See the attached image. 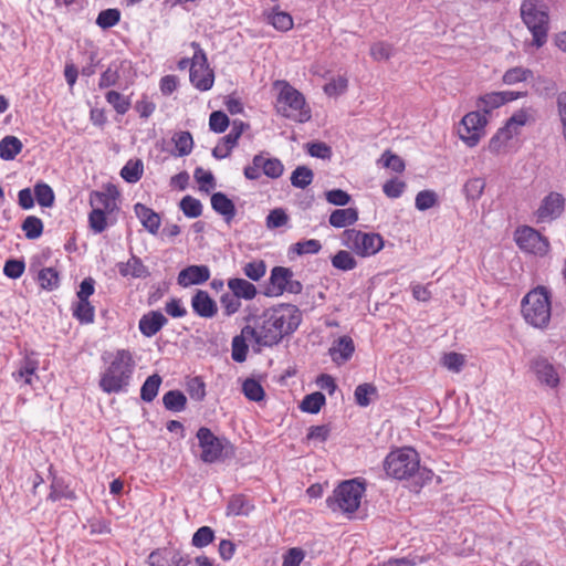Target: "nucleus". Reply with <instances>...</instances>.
I'll return each instance as SVG.
<instances>
[{
  "label": "nucleus",
  "instance_id": "nucleus-4",
  "mask_svg": "<svg viewBox=\"0 0 566 566\" xmlns=\"http://www.w3.org/2000/svg\"><path fill=\"white\" fill-rule=\"evenodd\" d=\"M273 87L277 91L275 109L281 116L297 123L311 119V109L304 95L286 81H275Z\"/></svg>",
  "mask_w": 566,
  "mask_h": 566
},
{
  "label": "nucleus",
  "instance_id": "nucleus-21",
  "mask_svg": "<svg viewBox=\"0 0 566 566\" xmlns=\"http://www.w3.org/2000/svg\"><path fill=\"white\" fill-rule=\"evenodd\" d=\"M193 312L205 318H211L217 314V303L210 297L207 291L199 290L191 298Z\"/></svg>",
  "mask_w": 566,
  "mask_h": 566
},
{
  "label": "nucleus",
  "instance_id": "nucleus-50",
  "mask_svg": "<svg viewBox=\"0 0 566 566\" xmlns=\"http://www.w3.org/2000/svg\"><path fill=\"white\" fill-rule=\"evenodd\" d=\"M515 135L511 130H506L503 126L489 142V150L491 153H500Z\"/></svg>",
  "mask_w": 566,
  "mask_h": 566
},
{
  "label": "nucleus",
  "instance_id": "nucleus-30",
  "mask_svg": "<svg viewBox=\"0 0 566 566\" xmlns=\"http://www.w3.org/2000/svg\"><path fill=\"white\" fill-rule=\"evenodd\" d=\"M39 367V363L35 359L27 357L20 368L12 374L17 381H23L25 385H31L35 377V371Z\"/></svg>",
  "mask_w": 566,
  "mask_h": 566
},
{
  "label": "nucleus",
  "instance_id": "nucleus-31",
  "mask_svg": "<svg viewBox=\"0 0 566 566\" xmlns=\"http://www.w3.org/2000/svg\"><path fill=\"white\" fill-rule=\"evenodd\" d=\"M119 273L123 276L145 277L148 275V270L139 258L133 255L126 263L119 264Z\"/></svg>",
  "mask_w": 566,
  "mask_h": 566
},
{
  "label": "nucleus",
  "instance_id": "nucleus-42",
  "mask_svg": "<svg viewBox=\"0 0 566 566\" xmlns=\"http://www.w3.org/2000/svg\"><path fill=\"white\" fill-rule=\"evenodd\" d=\"M313 171L306 166H298L292 172L291 184L295 188L304 189L313 181Z\"/></svg>",
  "mask_w": 566,
  "mask_h": 566
},
{
  "label": "nucleus",
  "instance_id": "nucleus-57",
  "mask_svg": "<svg viewBox=\"0 0 566 566\" xmlns=\"http://www.w3.org/2000/svg\"><path fill=\"white\" fill-rule=\"evenodd\" d=\"M106 101L114 107V109L124 115L130 107V102L128 98L124 97L120 93L116 91H109L106 93Z\"/></svg>",
  "mask_w": 566,
  "mask_h": 566
},
{
  "label": "nucleus",
  "instance_id": "nucleus-27",
  "mask_svg": "<svg viewBox=\"0 0 566 566\" xmlns=\"http://www.w3.org/2000/svg\"><path fill=\"white\" fill-rule=\"evenodd\" d=\"M22 143L15 136H6L0 140V158L13 160L22 150Z\"/></svg>",
  "mask_w": 566,
  "mask_h": 566
},
{
  "label": "nucleus",
  "instance_id": "nucleus-47",
  "mask_svg": "<svg viewBox=\"0 0 566 566\" xmlns=\"http://www.w3.org/2000/svg\"><path fill=\"white\" fill-rule=\"evenodd\" d=\"M531 119V114L527 109H520L515 112L504 125L506 130H511L515 136L520 133V129L525 126Z\"/></svg>",
  "mask_w": 566,
  "mask_h": 566
},
{
  "label": "nucleus",
  "instance_id": "nucleus-36",
  "mask_svg": "<svg viewBox=\"0 0 566 566\" xmlns=\"http://www.w3.org/2000/svg\"><path fill=\"white\" fill-rule=\"evenodd\" d=\"M161 384V377L158 374L149 376L142 386L140 398L146 402H151L157 394Z\"/></svg>",
  "mask_w": 566,
  "mask_h": 566
},
{
  "label": "nucleus",
  "instance_id": "nucleus-54",
  "mask_svg": "<svg viewBox=\"0 0 566 566\" xmlns=\"http://www.w3.org/2000/svg\"><path fill=\"white\" fill-rule=\"evenodd\" d=\"M242 271L247 277L252 281H260L266 272V265L263 260H253L243 265Z\"/></svg>",
  "mask_w": 566,
  "mask_h": 566
},
{
  "label": "nucleus",
  "instance_id": "nucleus-45",
  "mask_svg": "<svg viewBox=\"0 0 566 566\" xmlns=\"http://www.w3.org/2000/svg\"><path fill=\"white\" fill-rule=\"evenodd\" d=\"M268 22L279 31H289L293 28L292 17L284 11H273L268 14Z\"/></svg>",
  "mask_w": 566,
  "mask_h": 566
},
{
  "label": "nucleus",
  "instance_id": "nucleus-61",
  "mask_svg": "<svg viewBox=\"0 0 566 566\" xmlns=\"http://www.w3.org/2000/svg\"><path fill=\"white\" fill-rule=\"evenodd\" d=\"M221 307L223 310L224 315L231 316L237 313L241 307V301L237 295L230 293H224L220 298Z\"/></svg>",
  "mask_w": 566,
  "mask_h": 566
},
{
  "label": "nucleus",
  "instance_id": "nucleus-22",
  "mask_svg": "<svg viewBox=\"0 0 566 566\" xmlns=\"http://www.w3.org/2000/svg\"><path fill=\"white\" fill-rule=\"evenodd\" d=\"M134 211L143 227L151 234H157L161 219L157 212L143 203H136Z\"/></svg>",
  "mask_w": 566,
  "mask_h": 566
},
{
  "label": "nucleus",
  "instance_id": "nucleus-15",
  "mask_svg": "<svg viewBox=\"0 0 566 566\" xmlns=\"http://www.w3.org/2000/svg\"><path fill=\"white\" fill-rule=\"evenodd\" d=\"M248 127L242 120H233L228 135L223 136L219 144L213 148L212 155L217 159L227 158L231 150L237 146L240 136Z\"/></svg>",
  "mask_w": 566,
  "mask_h": 566
},
{
  "label": "nucleus",
  "instance_id": "nucleus-64",
  "mask_svg": "<svg viewBox=\"0 0 566 566\" xmlns=\"http://www.w3.org/2000/svg\"><path fill=\"white\" fill-rule=\"evenodd\" d=\"M442 364L447 369L459 373L464 365V356L454 352L448 353L443 356Z\"/></svg>",
  "mask_w": 566,
  "mask_h": 566
},
{
  "label": "nucleus",
  "instance_id": "nucleus-8",
  "mask_svg": "<svg viewBox=\"0 0 566 566\" xmlns=\"http://www.w3.org/2000/svg\"><path fill=\"white\" fill-rule=\"evenodd\" d=\"M201 449L200 460L214 463L233 454V447L226 438L217 437L209 428L201 427L196 434Z\"/></svg>",
  "mask_w": 566,
  "mask_h": 566
},
{
  "label": "nucleus",
  "instance_id": "nucleus-44",
  "mask_svg": "<svg viewBox=\"0 0 566 566\" xmlns=\"http://www.w3.org/2000/svg\"><path fill=\"white\" fill-rule=\"evenodd\" d=\"M38 280L40 286L48 291L57 289L60 283L59 273L53 268H44L39 272Z\"/></svg>",
  "mask_w": 566,
  "mask_h": 566
},
{
  "label": "nucleus",
  "instance_id": "nucleus-28",
  "mask_svg": "<svg viewBox=\"0 0 566 566\" xmlns=\"http://www.w3.org/2000/svg\"><path fill=\"white\" fill-rule=\"evenodd\" d=\"M90 203L94 210L112 213L116 209V200L113 196L102 191L91 193Z\"/></svg>",
  "mask_w": 566,
  "mask_h": 566
},
{
  "label": "nucleus",
  "instance_id": "nucleus-24",
  "mask_svg": "<svg viewBox=\"0 0 566 566\" xmlns=\"http://www.w3.org/2000/svg\"><path fill=\"white\" fill-rule=\"evenodd\" d=\"M211 207L217 213L221 214L228 223L235 217V206L223 192H214L211 196Z\"/></svg>",
  "mask_w": 566,
  "mask_h": 566
},
{
  "label": "nucleus",
  "instance_id": "nucleus-32",
  "mask_svg": "<svg viewBox=\"0 0 566 566\" xmlns=\"http://www.w3.org/2000/svg\"><path fill=\"white\" fill-rule=\"evenodd\" d=\"M143 172H144L143 161L140 159H136V160L130 159L122 168L120 177L129 184H135L142 178Z\"/></svg>",
  "mask_w": 566,
  "mask_h": 566
},
{
  "label": "nucleus",
  "instance_id": "nucleus-56",
  "mask_svg": "<svg viewBox=\"0 0 566 566\" xmlns=\"http://www.w3.org/2000/svg\"><path fill=\"white\" fill-rule=\"evenodd\" d=\"M214 539V532L209 526H201L199 527L191 539V544L195 547L202 548L212 543Z\"/></svg>",
  "mask_w": 566,
  "mask_h": 566
},
{
  "label": "nucleus",
  "instance_id": "nucleus-14",
  "mask_svg": "<svg viewBox=\"0 0 566 566\" xmlns=\"http://www.w3.org/2000/svg\"><path fill=\"white\" fill-rule=\"evenodd\" d=\"M148 563L150 566H188L190 559L175 547H163L149 554Z\"/></svg>",
  "mask_w": 566,
  "mask_h": 566
},
{
  "label": "nucleus",
  "instance_id": "nucleus-19",
  "mask_svg": "<svg viewBox=\"0 0 566 566\" xmlns=\"http://www.w3.org/2000/svg\"><path fill=\"white\" fill-rule=\"evenodd\" d=\"M168 319L159 311H150L144 314L138 323L140 333L146 337L155 336L166 324Z\"/></svg>",
  "mask_w": 566,
  "mask_h": 566
},
{
  "label": "nucleus",
  "instance_id": "nucleus-1",
  "mask_svg": "<svg viewBox=\"0 0 566 566\" xmlns=\"http://www.w3.org/2000/svg\"><path fill=\"white\" fill-rule=\"evenodd\" d=\"M302 322V313L292 304H280L265 310L254 321V326L243 327L244 335H251L260 346L272 347L283 337L293 334Z\"/></svg>",
  "mask_w": 566,
  "mask_h": 566
},
{
  "label": "nucleus",
  "instance_id": "nucleus-7",
  "mask_svg": "<svg viewBox=\"0 0 566 566\" xmlns=\"http://www.w3.org/2000/svg\"><path fill=\"white\" fill-rule=\"evenodd\" d=\"M523 22L533 35V44L541 48L546 43L548 14L545 7L535 0H524L521 6Z\"/></svg>",
  "mask_w": 566,
  "mask_h": 566
},
{
  "label": "nucleus",
  "instance_id": "nucleus-51",
  "mask_svg": "<svg viewBox=\"0 0 566 566\" xmlns=\"http://www.w3.org/2000/svg\"><path fill=\"white\" fill-rule=\"evenodd\" d=\"M242 391L251 401H261L265 395L261 384L253 378H248L243 381Z\"/></svg>",
  "mask_w": 566,
  "mask_h": 566
},
{
  "label": "nucleus",
  "instance_id": "nucleus-55",
  "mask_svg": "<svg viewBox=\"0 0 566 566\" xmlns=\"http://www.w3.org/2000/svg\"><path fill=\"white\" fill-rule=\"evenodd\" d=\"M534 87L536 93L544 97H557V94L559 93L556 82L547 77H538Z\"/></svg>",
  "mask_w": 566,
  "mask_h": 566
},
{
  "label": "nucleus",
  "instance_id": "nucleus-62",
  "mask_svg": "<svg viewBox=\"0 0 566 566\" xmlns=\"http://www.w3.org/2000/svg\"><path fill=\"white\" fill-rule=\"evenodd\" d=\"M209 126L214 133H223L229 126V118L223 112L214 111L210 114Z\"/></svg>",
  "mask_w": 566,
  "mask_h": 566
},
{
  "label": "nucleus",
  "instance_id": "nucleus-13",
  "mask_svg": "<svg viewBox=\"0 0 566 566\" xmlns=\"http://www.w3.org/2000/svg\"><path fill=\"white\" fill-rule=\"evenodd\" d=\"M565 209V198L562 193L552 191L545 196L534 212L535 222L551 223L558 219Z\"/></svg>",
  "mask_w": 566,
  "mask_h": 566
},
{
  "label": "nucleus",
  "instance_id": "nucleus-40",
  "mask_svg": "<svg viewBox=\"0 0 566 566\" xmlns=\"http://www.w3.org/2000/svg\"><path fill=\"white\" fill-rule=\"evenodd\" d=\"M532 76H533V72L530 69L516 66V67L509 69L503 74L502 80H503V83L506 85H514L520 82H525L528 78H531Z\"/></svg>",
  "mask_w": 566,
  "mask_h": 566
},
{
  "label": "nucleus",
  "instance_id": "nucleus-59",
  "mask_svg": "<svg viewBox=\"0 0 566 566\" xmlns=\"http://www.w3.org/2000/svg\"><path fill=\"white\" fill-rule=\"evenodd\" d=\"M438 202V198L434 191L432 190H422L417 193L415 206L420 211H426L432 207H434Z\"/></svg>",
  "mask_w": 566,
  "mask_h": 566
},
{
  "label": "nucleus",
  "instance_id": "nucleus-49",
  "mask_svg": "<svg viewBox=\"0 0 566 566\" xmlns=\"http://www.w3.org/2000/svg\"><path fill=\"white\" fill-rule=\"evenodd\" d=\"M73 315L81 323L90 324L94 322L95 310L94 306L88 301L78 300L76 306L73 310Z\"/></svg>",
  "mask_w": 566,
  "mask_h": 566
},
{
  "label": "nucleus",
  "instance_id": "nucleus-33",
  "mask_svg": "<svg viewBox=\"0 0 566 566\" xmlns=\"http://www.w3.org/2000/svg\"><path fill=\"white\" fill-rule=\"evenodd\" d=\"M172 142L175 144V151L172 153L175 156H187L191 153L193 140L192 136L189 132H179L174 135Z\"/></svg>",
  "mask_w": 566,
  "mask_h": 566
},
{
  "label": "nucleus",
  "instance_id": "nucleus-20",
  "mask_svg": "<svg viewBox=\"0 0 566 566\" xmlns=\"http://www.w3.org/2000/svg\"><path fill=\"white\" fill-rule=\"evenodd\" d=\"M355 352V344L350 336L344 335L336 339L328 354L332 360L338 365L348 361Z\"/></svg>",
  "mask_w": 566,
  "mask_h": 566
},
{
  "label": "nucleus",
  "instance_id": "nucleus-6",
  "mask_svg": "<svg viewBox=\"0 0 566 566\" xmlns=\"http://www.w3.org/2000/svg\"><path fill=\"white\" fill-rule=\"evenodd\" d=\"M365 491L364 483L357 479L344 481L326 499V505L333 512L352 515L358 510Z\"/></svg>",
  "mask_w": 566,
  "mask_h": 566
},
{
  "label": "nucleus",
  "instance_id": "nucleus-46",
  "mask_svg": "<svg viewBox=\"0 0 566 566\" xmlns=\"http://www.w3.org/2000/svg\"><path fill=\"white\" fill-rule=\"evenodd\" d=\"M504 105V99L501 92H491L484 94L479 98L478 106L485 113L489 114L493 109Z\"/></svg>",
  "mask_w": 566,
  "mask_h": 566
},
{
  "label": "nucleus",
  "instance_id": "nucleus-18",
  "mask_svg": "<svg viewBox=\"0 0 566 566\" xmlns=\"http://www.w3.org/2000/svg\"><path fill=\"white\" fill-rule=\"evenodd\" d=\"M291 277H293V272L291 269L284 266H274L271 271L270 283L266 287L265 295H282L285 292L289 279Z\"/></svg>",
  "mask_w": 566,
  "mask_h": 566
},
{
  "label": "nucleus",
  "instance_id": "nucleus-38",
  "mask_svg": "<svg viewBox=\"0 0 566 566\" xmlns=\"http://www.w3.org/2000/svg\"><path fill=\"white\" fill-rule=\"evenodd\" d=\"M247 338H252L251 335H244L243 328L241 329V334L238 336H234L232 339V359L237 363H243L247 359L248 355V345L245 343Z\"/></svg>",
  "mask_w": 566,
  "mask_h": 566
},
{
  "label": "nucleus",
  "instance_id": "nucleus-39",
  "mask_svg": "<svg viewBox=\"0 0 566 566\" xmlns=\"http://www.w3.org/2000/svg\"><path fill=\"white\" fill-rule=\"evenodd\" d=\"M376 396L377 388L368 382L358 385L354 392L355 401L360 407L369 406L371 402V397Z\"/></svg>",
  "mask_w": 566,
  "mask_h": 566
},
{
  "label": "nucleus",
  "instance_id": "nucleus-52",
  "mask_svg": "<svg viewBox=\"0 0 566 566\" xmlns=\"http://www.w3.org/2000/svg\"><path fill=\"white\" fill-rule=\"evenodd\" d=\"M332 265L337 270L350 271L356 268L357 262L348 251L340 250L332 258Z\"/></svg>",
  "mask_w": 566,
  "mask_h": 566
},
{
  "label": "nucleus",
  "instance_id": "nucleus-29",
  "mask_svg": "<svg viewBox=\"0 0 566 566\" xmlns=\"http://www.w3.org/2000/svg\"><path fill=\"white\" fill-rule=\"evenodd\" d=\"M253 504L244 495H234L227 505V515H248L253 510Z\"/></svg>",
  "mask_w": 566,
  "mask_h": 566
},
{
  "label": "nucleus",
  "instance_id": "nucleus-9",
  "mask_svg": "<svg viewBox=\"0 0 566 566\" xmlns=\"http://www.w3.org/2000/svg\"><path fill=\"white\" fill-rule=\"evenodd\" d=\"M344 247L357 255L367 258L375 255L384 247V240L378 233H367L356 229H347L340 235Z\"/></svg>",
  "mask_w": 566,
  "mask_h": 566
},
{
  "label": "nucleus",
  "instance_id": "nucleus-3",
  "mask_svg": "<svg viewBox=\"0 0 566 566\" xmlns=\"http://www.w3.org/2000/svg\"><path fill=\"white\" fill-rule=\"evenodd\" d=\"M135 369L133 355L128 349H118L108 366L101 374L99 388L105 394L126 392Z\"/></svg>",
  "mask_w": 566,
  "mask_h": 566
},
{
  "label": "nucleus",
  "instance_id": "nucleus-53",
  "mask_svg": "<svg viewBox=\"0 0 566 566\" xmlns=\"http://www.w3.org/2000/svg\"><path fill=\"white\" fill-rule=\"evenodd\" d=\"M179 208L188 218H198L202 213L200 200L191 196H185L179 203Z\"/></svg>",
  "mask_w": 566,
  "mask_h": 566
},
{
  "label": "nucleus",
  "instance_id": "nucleus-41",
  "mask_svg": "<svg viewBox=\"0 0 566 566\" xmlns=\"http://www.w3.org/2000/svg\"><path fill=\"white\" fill-rule=\"evenodd\" d=\"M34 197L38 203L44 208L52 207L55 199L53 189L44 182H38L34 186Z\"/></svg>",
  "mask_w": 566,
  "mask_h": 566
},
{
  "label": "nucleus",
  "instance_id": "nucleus-63",
  "mask_svg": "<svg viewBox=\"0 0 566 566\" xmlns=\"http://www.w3.org/2000/svg\"><path fill=\"white\" fill-rule=\"evenodd\" d=\"M392 54V48L386 42H376L370 46V55L375 61H387Z\"/></svg>",
  "mask_w": 566,
  "mask_h": 566
},
{
  "label": "nucleus",
  "instance_id": "nucleus-26",
  "mask_svg": "<svg viewBox=\"0 0 566 566\" xmlns=\"http://www.w3.org/2000/svg\"><path fill=\"white\" fill-rule=\"evenodd\" d=\"M358 220L356 208L336 209L329 216V224L334 228H345Z\"/></svg>",
  "mask_w": 566,
  "mask_h": 566
},
{
  "label": "nucleus",
  "instance_id": "nucleus-60",
  "mask_svg": "<svg viewBox=\"0 0 566 566\" xmlns=\"http://www.w3.org/2000/svg\"><path fill=\"white\" fill-rule=\"evenodd\" d=\"M289 222V216L282 208H275L270 211L266 217V228L268 229H276L284 227Z\"/></svg>",
  "mask_w": 566,
  "mask_h": 566
},
{
  "label": "nucleus",
  "instance_id": "nucleus-17",
  "mask_svg": "<svg viewBox=\"0 0 566 566\" xmlns=\"http://www.w3.org/2000/svg\"><path fill=\"white\" fill-rule=\"evenodd\" d=\"M210 279V270L207 265H189L181 270L178 274V284L187 287L190 285H199Z\"/></svg>",
  "mask_w": 566,
  "mask_h": 566
},
{
  "label": "nucleus",
  "instance_id": "nucleus-10",
  "mask_svg": "<svg viewBox=\"0 0 566 566\" xmlns=\"http://www.w3.org/2000/svg\"><path fill=\"white\" fill-rule=\"evenodd\" d=\"M195 50L191 57L190 82L200 91H208L213 85V72L208 65L207 55L197 42H191Z\"/></svg>",
  "mask_w": 566,
  "mask_h": 566
},
{
  "label": "nucleus",
  "instance_id": "nucleus-23",
  "mask_svg": "<svg viewBox=\"0 0 566 566\" xmlns=\"http://www.w3.org/2000/svg\"><path fill=\"white\" fill-rule=\"evenodd\" d=\"M253 163L258 167H262V172L272 179H276L282 176L284 166L277 158H269L264 154H259L253 157Z\"/></svg>",
  "mask_w": 566,
  "mask_h": 566
},
{
  "label": "nucleus",
  "instance_id": "nucleus-2",
  "mask_svg": "<svg viewBox=\"0 0 566 566\" xmlns=\"http://www.w3.org/2000/svg\"><path fill=\"white\" fill-rule=\"evenodd\" d=\"M384 469L387 475L411 481L416 486H422L433 478L430 469L420 465L419 455L411 448L391 451L384 461Z\"/></svg>",
  "mask_w": 566,
  "mask_h": 566
},
{
  "label": "nucleus",
  "instance_id": "nucleus-11",
  "mask_svg": "<svg viewBox=\"0 0 566 566\" xmlns=\"http://www.w3.org/2000/svg\"><path fill=\"white\" fill-rule=\"evenodd\" d=\"M488 119L480 112L468 113L458 128L459 137L469 146L474 147L485 134Z\"/></svg>",
  "mask_w": 566,
  "mask_h": 566
},
{
  "label": "nucleus",
  "instance_id": "nucleus-5",
  "mask_svg": "<svg viewBox=\"0 0 566 566\" xmlns=\"http://www.w3.org/2000/svg\"><path fill=\"white\" fill-rule=\"evenodd\" d=\"M525 322L536 328H545L551 321V297L548 291L538 286L530 291L521 303Z\"/></svg>",
  "mask_w": 566,
  "mask_h": 566
},
{
  "label": "nucleus",
  "instance_id": "nucleus-35",
  "mask_svg": "<svg viewBox=\"0 0 566 566\" xmlns=\"http://www.w3.org/2000/svg\"><path fill=\"white\" fill-rule=\"evenodd\" d=\"M163 402L166 409L179 412L185 409L187 398L180 390H169L164 395Z\"/></svg>",
  "mask_w": 566,
  "mask_h": 566
},
{
  "label": "nucleus",
  "instance_id": "nucleus-34",
  "mask_svg": "<svg viewBox=\"0 0 566 566\" xmlns=\"http://www.w3.org/2000/svg\"><path fill=\"white\" fill-rule=\"evenodd\" d=\"M322 244L316 239L298 241L289 248V255L316 254L321 251Z\"/></svg>",
  "mask_w": 566,
  "mask_h": 566
},
{
  "label": "nucleus",
  "instance_id": "nucleus-43",
  "mask_svg": "<svg viewBox=\"0 0 566 566\" xmlns=\"http://www.w3.org/2000/svg\"><path fill=\"white\" fill-rule=\"evenodd\" d=\"M27 239L34 240L41 237L43 232V222L40 218L29 216L24 219L21 226Z\"/></svg>",
  "mask_w": 566,
  "mask_h": 566
},
{
  "label": "nucleus",
  "instance_id": "nucleus-37",
  "mask_svg": "<svg viewBox=\"0 0 566 566\" xmlns=\"http://www.w3.org/2000/svg\"><path fill=\"white\" fill-rule=\"evenodd\" d=\"M325 396L319 391H315L304 397L300 408L304 412L318 413L321 408L325 405Z\"/></svg>",
  "mask_w": 566,
  "mask_h": 566
},
{
  "label": "nucleus",
  "instance_id": "nucleus-58",
  "mask_svg": "<svg viewBox=\"0 0 566 566\" xmlns=\"http://www.w3.org/2000/svg\"><path fill=\"white\" fill-rule=\"evenodd\" d=\"M120 12L117 9H106L99 12L96 24L102 29H109L118 23Z\"/></svg>",
  "mask_w": 566,
  "mask_h": 566
},
{
  "label": "nucleus",
  "instance_id": "nucleus-12",
  "mask_svg": "<svg viewBox=\"0 0 566 566\" xmlns=\"http://www.w3.org/2000/svg\"><path fill=\"white\" fill-rule=\"evenodd\" d=\"M515 241L525 252L544 255L548 252V239L532 227L524 226L515 231Z\"/></svg>",
  "mask_w": 566,
  "mask_h": 566
},
{
  "label": "nucleus",
  "instance_id": "nucleus-48",
  "mask_svg": "<svg viewBox=\"0 0 566 566\" xmlns=\"http://www.w3.org/2000/svg\"><path fill=\"white\" fill-rule=\"evenodd\" d=\"M485 188L483 178H471L463 186V193L468 200L476 201L482 196Z\"/></svg>",
  "mask_w": 566,
  "mask_h": 566
},
{
  "label": "nucleus",
  "instance_id": "nucleus-25",
  "mask_svg": "<svg viewBox=\"0 0 566 566\" xmlns=\"http://www.w3.org/2000/svg\"><path fill=\"white\" fill-rule=\"evenodd\" d=\"M228 287L233 295L244 300H252L256 295V287L249 281L240 277H233L228 281Z\"/></svg>",
  "mask_w": 566,
  "mask_h": 566
},
{
  "label": "nucleus",
  "instance_id": "nucleus-16",
  "mask_svg": "<svg viewBox=\"0 0 566 566\" xmlns=\"http://www.w3.org/2000/svg\"><path fill=\"white\" fill-rule=\"evenodd\" d=\"M531 368L536 375L537 380L551 388L559 384V376L555 367L544 357H537L532 360Z\"/></svg>",
  "mask_w": 566,
  "mask_h": 566
}]
</instances>
